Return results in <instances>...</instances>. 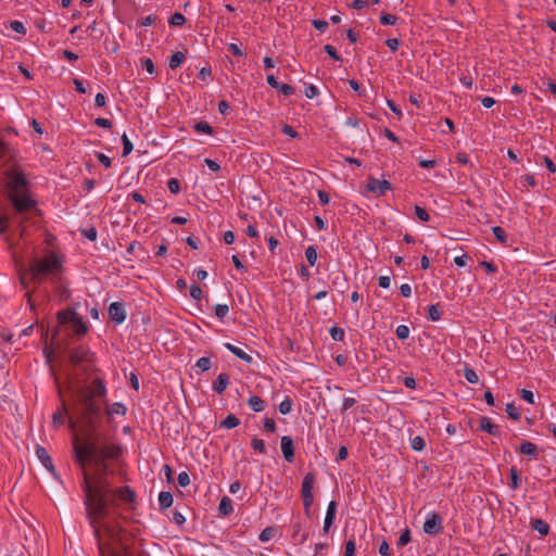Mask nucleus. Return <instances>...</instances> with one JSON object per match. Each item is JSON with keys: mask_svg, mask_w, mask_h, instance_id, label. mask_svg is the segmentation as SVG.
Returning a JSON list of instances; mask_svg holds the SVG:
<instances>
[{"mask_svg": "<svg viewBox=\"0 0 556 556\" xmlns=\"http://www.w3.org/2000/svg\"><path fill=\"white\" fill-rule=\"evenodd\" d=\"M106 387L99 379L91 388H78L73 392L75 406L85 424L83 438L74 435V460L83 471L81 490L86 518L92 529L100 556H125L122 516L115 510V497L132 503L136 492L130 486L113 489L108 481V459H116L122 448L109 437L98 431L105 402Z\"/></svg>", "mask_w": 556, "mask_h": 556, "instance_id": "1", "label": "nucleus"}, {"mask_svg": "<svg viewBox=\"0 0 556 556\" xmlns=\"http://www.w3.org/2000/svg\"><path fill=\"white\" fill-rule=\"evenodd\" d=\"M68 359L74 368L73 377L70 378L67 383V391L71 395V409L81 424L80 433H74L73 437L78 435V438L81 439L85 424L79 415L78 408L75 406L73 392L78 388H91L96 384L97 380H99V377H97L91 384H84L97 370L96 356L88 348L76 346L68 352ZM100 380L104 383L103 379L100 378ZM58 393L61 403L60 407L52 415V425L54 428H60L65 424L66 418H68V428L74 431L77 426V420L70 414V406L62 395L61 388L58 389Z\"/></svg>", "mask_w": 556, "mask_h": 556, "instance_id": "2", "label": "nucleus"}, {"mask_svg": "<svg viewBox=\"0 0 556 556\" xmlns=\"http://www.w3.org/2000/svg\"><path fill=\"white\" fill-rule=\"evenodd\" d=\"M62 270V262L54 253L37 260L29 268L31 280L41 282L46 276H51L55 281Z\"/></svg>", "mask_w": 556, "mask_h": 556, "instance_id": "3", "label": "nucleus"}, {"mask_svg": "<svg viewBox=\"0 0 556 556\" xmlns=\"http://www.w3.org/2000/svg\"><path fill=\"white\" fill-rule=\"evenodd\" d=\"M7 199L11 202L16 216H24V213L37 206V201L30 195L29 191L21 194H7Z\"/></svg>", "mask_w": 556, "mask_h": 556, "instance_id": "4", "label": "nucleus"}, {"mask_svg": "<svg viewBox=\"0 0 556 556\" xmlns=\"http://www.w3.org/2000/svg\"><path fill=\"white\" fill-rule=\"evenodd\" d=\"M7 177L8 194L28 192V181L23 173L9 169L7 170Z\"/></svg>", "mask_w": 556, "mask_h": 556, "instance_id": "5", "label": "nucleus"}, {"mask_svg": "<svg viewBox=\"0 0 556 556\" xmlns=\"http://www.w3.org/2000/svg\"><path fill=\"white\" fill-rule=\"evenodd\" d=\"M422 529L426 534L430 535L442 533L444 529L442 517L435 511H430L426 517Z\"/></svg>", "mask_w": 556, "mask_h": 556, "instance_id": "6", "label": "nucleus"}, {"mask_svg": "<svg viewBox=\"0 0 556 556\" xmlns=\"http://www.w3.org/2000/svg\"><path fill=\"white\" fill-rule=\"evenodd\" d=\"M367 189L377 194V195H383L387 191L392 189L391 184L386 179H377L370 177L367 182Z\"/></svg>", "mask_w": 556, "mask_h": 556, "instance_id": "7", "label": "nucleus"}, {"mask_svg": "<svg viewBox=\"0 0 556 556\" xmlns=\"http://www.w3.org/2000/svg\"><path fill=\"white\" fill-rule=\"evenodd\" d=\"M109 317L115 325H121L126 318L124 306L119 302H113L109 306Z\"/></svg>", "mask_w": 556, "mask_h": 556, "instance_id": "8", "label": "nucleus"}, {"mask_svg": "<svg viewBox=\"0 0 556 556\" xmlns=\"http://www.w3.org/2000/svg\"><path fill=\"white\" fill-rule=\"evenodd\" d=\"M35 453L38 459L45 466V468L49 470L53 476H55V467L52 463V458L50 457L48 451L43 446L37 444L35 447Z\"/></svg>", "mask_w": 556, "mask_h": 556, "instance_id": "9", "label": "nucleus"}, {"mask_svg": "<svg viewBox=\"0 0 556 556\" xmlns=\"http://www.w3.org/2000/svg\"><path fill=\"white\" fill-rule=\"evenodd\" d=\"M280 447L283 458L288 463H292L294 459V443L293 439L288 435H283L280 441Z\"/></svg>", "mask_w": 556, "mask_h": 556, "instance_id": "10", "label": "nucleus"}, {"mask_svg": "<svg viewBox=\"0 0 556 556\" xmlns=\"http://www.w3.org/2000/svg\"><path fill=\"white\" fill-rule=\"evenodd\" d=\"M479 428H480L481 431H485L489 434L494 435V437L501 434L500 426L493 424L491 421V419L489 417H485V416H482L480 418V426H479Z\"/></svg>", "mask_w": 556, "mask_h": 556, "instance_id": "11", "label": "nucleus"}, {"mask_svg": "<svg viewBox=\"0 0 556 556\" xmlns=\"http://www.w3.org/2000/svg\"><path fill=\"white\" fill-rule=\"evenodd\" d=\"M519 452L523 455L530 456L532 459H538L539 457V447L536 444L530 442V441H522V443L519 446Z\"/></svg>", "mask_w": 556, "mask_h": 556, "instance_id": "12", "label": "nucleus"}, {"mask_svg": "<svg viewBox=\"0 0 556 556\" xmlns=\"http://www.w3.org/2000/svg\"><path fill=\"white\" fill-rule=\"evenodd\" d=\"M316 481V476L314 472H308L304 476L301 488V495H311L313 494V488Z\"/></svg>", "mask_w": 556, "mask_h": 556, "instance_id": "13", "label": "nucleus"}, {"mask_svg": "<svg viewBox=\"0 0 556 556\" xmlns=\"http://www.w3.org/2000/svg\"><path fill=\"white\" fill-rule=\"evenodd\" d=\"M229 384V376L227 374H219L213 382V390L222 394Z\"/></svg>", "mask_w": 556, "mask_h": 556, "instance_id": "14", "label": "nucleus"}, {"mask_svg": "<svg viewBox=\"0 0 556 556\" xmlns=\"http://www.w3.org/2000/svg\"><path fill=\"white\" fill-rule=\"evenodd\" d=\"M225 348L231 352L233 355H236L238 358L244 361L248 364L252 363V356H250L248 353H245L242 349L233 345L232 343H225Z\"/></svg>", "mask_w": 556, "mask_h": 556, "instance_id": "15", "label": "nucleus"}, {"mask_svg": "<svg viewBox=\"0 0 556 556\" xmlns=\"http://www.w3.org/2000/svg\"><path fill=\"white\" fill-rule=\"evenodd\" d=\"M248 405L253 412L260 413L265 409L266 403L260 396L251 395L248 400Z\"/></svg>", "mask_w": 556, "mask_h": 556, "instance_id": "16", "label": "nucleus"}, {"mask_svg": "<svg viewBox=\"0 0 556 556\" xmlns=\"http://www.w3.org/2000/svg\"><path fill=\"white\" fill-rule=\"evenodd\" d=\"M232 501L228 496H223L218 505L219 516H228L232 513Z\"/></svg>", "mask_w": 556, "mask_h": 556, "instance_id": "17", "label": "nucleus"}, {"mask_svg": "<svg viewBox=\"0 0 556 556\" xmlns=\"http://www.w3.org/2000/svg\"><path fill=\"white\" fill-rule=\"evenodd\" d=\"M531 528L535 531H538L541 535H547L549 532V526L547 522L540 518H533L531 519Z\"/></svg>", "mask_w": 556, "mask_h": 556, "instance_id": "18", "label": "nucleus"}, {"mask_svg": "<svg viewBox=\"0 0 556 556\" xmlns=\"http://www.w3.org/2000/svg\"><path fill=\"white\" fill-rule=\"evenodd\" d=\"M173 494L167 491H163L159 494V506L161 510L167 509L173 505Z\"/></svg>", "mask_w": 556, "mask_h": 556, "instance_id": "19", "label": "nucleus"}, {"mask_svg": "<svg viewBox=\"0 0 556 556\" xmlns=\"http://www.w3.org/2000/svg\"><path fill=\"white\" fill-rule=\"evenodd\" d=\"M72 328H73V331L78 334V336H81V334H85L88 330L87 328V325L85 324V321L78 316V314H76V316L74 317L73 321H72Z\"/></svg>", "mask_w": 556, "mask_h": 556, "instance_id": "20", "label": "nucleus"}, {"mask_svg": "<svg viewBox=\"0 0 556 556\" xmlns=\"http://www.w3.org/2000/svg\"><path fill=\"white\" fill-rule=\"evenodd\" d=\"M76 312L73 311V309H66V311H61L58 313V320H59V324L60 325H66V324H72L74 317L76 316Z\"/></svg>", "mask_w": 556, "mask_h": 556, "instance_id": "21", "label": "nucleus"}, {"mask_svg": "<svg viewBox=\"0 0 556 556\" xmlns=\"http://www.w3.org/2000/svg\"><path fill=\"white\" fill-rule=\"evenodd\" d=\"M185 60H186L185 53L181 51H177L170 56V59L168 61V66L170 70H176L185 62Z\"/></svg>", "mask_w": 556, "mask_h": 556, "instance_id": "22", "label": "nucleus"}, {"mask_svg": "<svg viewBox=\"0 0 556 556\" xmlns=\"http://www.w3.org/2000/svg\"><path fill=\"white\" fill-rule=\"evenodd\" d=\"M240 425V419L232 415V414H229L225 419H223L219 424V427L222 428H226V429H233L236 427H238Z\"/></svg>", "mask_w": 556, "mask_h": 556, "instance_id": "23", "label": "nucleus"}, {"mask_svg": "<svg viewBox=\"0 0 556 556\" xmlns=\"http://www.w3.org/2000/svg\"><path fill=\"white\" fill-rule=\"evenodd\" d=\"M193 129L195 132L205 134V135H214V128L207 122H198L194 124Z\"/></svg>", "mask_w": 556, "mask_h": 556, "instance_id": "24", "label": "nucleus"}, {"mask_svg": "<svg viewBox=\"0 0 556 556\" xmlns=\"http://www.w3.org/2000/svg\"><path fill=\"white\" fill-rule=\"evenodd\" d=\"M509 472H510V481H509L508 485L513 490L519 489L521 480H520V473H519L518 469L516 467H511Z\"/></svg>", "mask_w": 556, "mask_h": 556, "instance_id": "25", "label": "nucleus"}, {"mask_svg": "<svg viewBox=\"0 0 556 556\" xmlns=\"http://www.w3.org/2000/svg\"><path fill=\"white\" fill-rule=\"evenodd\" d=\"M126 412H127L126 406L119 402L113 403L106 410L109 416H112V415L124 416L126 414Z\"/></svg>", "mask_w": 556, "mask_h": 556, "instance_id": "26", "label": "nucleus"}, {"mask_svg": "<svg viewBox=\"0 0 556 556\" xmlns=\"http://www.w3.org/2000/svg\"><path fill=\"white\" fill-rule=\"evenodd\" d=\"M442 317V311L439 307V304H431L428 307V318L432 321H438Z\"/></svg>", "mask_w": 556, "mask_h": 556, "instance_id": "27", "label": "nucleus"}, {"mask_svg": "<svg viewBox=\"0 0 556 556\" xmlns=\"http://www.w3.org/2000/svg\"><path fill=\"white\" fill-rule=\"evenodd\" d=\"M215 316L223 321L229 313V306L227 304H216L214 306Z\"/></svg>", "mask_w": 556, "mask_h": 556, "instance_id": "28", "label": "nucleus"}, {"mask_svg": "<svg viewBox=\"0 0 556 556\" xmlns=\"http://www.w3.org/2000/svg\"><path fill=\"white\" fill-rule=\"evenodd\" d=\"M276 534V529L273 527H267L263 529L258 535V540L261 542H268L270 541Z\"/></svg>", "mask_w": 556, "mask_h": 556, "instance_id": "29", "label": "nucleus"}, {"mask_svg": "<svg viewBox=\"0 0 556 556\" xmlns=\"http://www.w3.org/2000/svg\"><path fill=\"white\" fill-rule=\"evenodd\" d=\"M426 446V442H425V439L420 435H416L414 438L410 439V447L416 451V452H420L425 448Z\"/></svg>", "mask_w": 556, "mask_h": 556, "instance_id": "30", "label": "nucleus"}, {"mask_svg": "<svg viewBox=\"0 0 556 556\" xmlns=\"http://www.w3.org/2000/svg\"><path fill=\"white\" fill-rule=\"evenodd\" d=\"M330 337L337 342H342L345 337V332L342 328L333 326L330 328Z\"/></svg>", "mask_w": 556, "mask_h": 556, "instance_id": "31", "label": "nucleus"}, {"mask_svg": "<svg viewBox=\"0 0 556 556\" xmlns=\"http://www.w3.org/2000/svg\"><path fill=\"white\" fill-rule=\"evenodd\" d=\"M305 257H306L307 263L311 266H314L316 264V261H317V250H316V248L313 247V245H309L305 250Z\"/></svg>", "mask_w": 556, "mask_h": 556, "instance_id": "32", "label": "nucleus"}, {"mask_svg": "<svg viewBox=\"0 0 556 556\" xmlns=\"http://www.w3.org/2000/svg\"><path fill=\"white\" fill-rule=\"evenodd\" d=\"M464 377L469 383H478L479 377L477 372L471 367H465L464 368Z\"/></svg>", "mask_w": 556, "mask_h": 556, "instance_id": "33", "label": "nucleus"}, {"mask_svg": "<svg viewBox=\"0 0 556 556\" xmlns=\"http://www.w3.org/2000/svg\"><path fill=\"white\" fill-rule=\"evenodd\" d=\"M292 400L289 396H286V399L282 402H280L278 409L280 414L288 415L292 410Z\"/></svg>", "mask_w": 556, "mask_h": 556, "instance_id": "34", "label": "nucleus"}, {"mask_svg": "<svg viewBox=\"0 0 556 556\" xmlns=\"http://www.w3.org/2000/svg\"><path fill=\"white\" fill-rule=\"evenodd\" d=\"M195 367L201 371H207L212 367V361L210 357H200Z\"/></svg>", "mask_w": 556, "mask_h": 556, "instance_id": "35", "label": "nucleus"}, {"mask_svg": "<svg viewBox=\"0 0 556 556\" xmlns=\"http://www.w3.org/2000/svg\"><path fill=\"white\" fill-rule=\"evenodd\" d=\"M492 232L498 242H501V243L507 242V235L502 227H500V226L492 227Z\"/></svg>", "mask_w": 556, "mask_h": 556, "instance_id": "36", "label": "nucleus"}, {"mask_svg": "<svg viewBox=\"0 0 556 556\" xmlns=\"http://www.w3.org/2000/svg\"><path fill=\"white\" fill-rule=\"evenodd\" d=\"M122 143H123V156L129 155L134 150V144L129 140L126 134H123L122 136Z\"/></svg>", "mask_w": 556, "mask_h": 556, "instance_id": "37", "label": "nucleus"}, {"mask_svg": "<svg viewBox=\"0 0 556 556\" xmlns=\"http://www.w3.org/2000/svg\"><path fill=\"white\" fill-rule=\"evenodd\" d=\"M397 16L390 13H381L380 15V23L382 25H395L397 22Z\"/></svg>", "mask_w": 556, "mask_h": 556, "instance_id": "38", "label": "nucleus"}, {"mask_svg": "<svg viewBox=\"0 0 556 556\" xmlns=\"http://www.w3.org/2000/svg\"><path fill=\"white\" fill-rule=\"evenodd\" d=\"M251 445L253 447L254 451L261 453V454H266V446H265V442L264 440L262 439H258V438H253L252 441H251Z\"/></svg>", "mask_w": 556, "mask_h": 556, "instance_id": "39", "label": "nucleus"}, {"mask_svg": "<svg viewBox=\"0 0 556 556\" xmlns=\"http://www.w3.org/2000/svg\"><path fill=\"white\" fill-rule=\"evenodd\" d=\"M336 514H337V502L330 501L328 504V507H327L325 519L334 521Z\"/></svg>", "mask_w": 556, "mask_h": 556, "instance_id": "40", "label": "nucleus"}, {"mask_svg": "<svg viewBox=\"0 0 556 556\" xmlns=\"http://www.w3.org/2000/svg\"><path fill=\"white\" fill-rule=\"evenodd\" d=\"M505 409H506V413L508 414L509 418H511L514 420H519L520 419V412L515 406L514 403L506 404V408Z\"/></svg>", "mask_w": 556, "mask_h": 556, "instance_id": "41", "label": "nucleus"}, {"mask_svg": "<svg viewBox=\"0 0 556 556\" xmlns=\"http://www.w3.org/2000/svg\"><path fill=\"white\" fill-rule=\"evenodd\" d=\"M168 23L173 26H182L186 23V17L181 13L176 12L170 16Z\"/></svg>", "mask_w": 556, "mask_h": 556, "instance_id": "42", "label": "nucleus"}, {"mask_svg": "<svg viewBox=\"0 0 556 556\" xmlns=\"http://www.w3.org/2000/svg\"><path fill=\"white\" fill-rule=\"evenodd\" d=\"M395 334L399 340L404 341L409 336V328L406 325H400L396 327Z\"/></svg>", "mask_w": 556, "mask_h": 556, "instance_id": "43", "label": "nucleus"}, {"mask_svg": "<svg viewBox=\"0 0 556 556\" xmlns=\"http://www.w3.org/2000/svg\"><path fill=\"white\" fill-rule=\"evenodd\" d=\"M414 211H415V215L417 216V218L419 220H421V222L430 220V215L424 207H421L419 205H415Z\"/></svg>", "mask_w": 556, "mask_h": 556, "instance_id": "44", "label": "nucleus"}, {"mask_svg": "<svg viewBox=\"0 0 556 556\" xmlns=\"http://www.w3.org/2000/svg\"><path fill=\"white\" fill-rule=\"evenodd\" d=\"M276 90L281 92L285 97H291L295 92V89L288 84H279V87H277Z\"/></svg>", "mask_w": 556, "mask_h": 556, "instance_id": "45", "label": "nucleus"}, {"mask_svg": "<svg viewBox=\"0 0 556 556\" xmlns=\"http://www.w3.org/2000/svg\"><path fill=\"white\" fill-rule=\"evenodd\" d=\"M301 496L303 500L304 511L307 516H309L311 507L314 503V495L311 494V495H301Z\"/></svg>", "mask_w": 556, "mask_h": 556, "instance_id": "46", "label": "nucleus"}, {"mask_svg": "<svg viewBox=\"0 0 556 556\" xmlns=\"http://www.w3.org/2000/svg\"><path fill=\"white\" fill-rule=\"evenodd\" d=\"M167 187L173 194H177L180 191V181L177 178H170L167 182Z\"/></svg>", "mask_w": 556, "mask_h": 556, "instance_id": "47", "label": "nucleus"}, {"mask_svg": "<svg viewBox=\"0 0 556 556\" xmlns=\"http://www.w3.org/2000/svg\"><path fill=\"white\" fill-rule=\"evenodd\" d=\"M10 28L18 34L25 35L26 34V27L25 25L20 21H12L10 23Z\"/></svg>", "mask_w": 556, "mask_h": 556, "instance_id": "48", "label": "nucleus"}, {"mask_svg": "<svg viewBox=\"0 0 556 556\" xmlns=\"http://www.w3.org/2000/svg\"><path fill=\"white\" fill-rule=\"evenodd\" d=\"M10 220V216L5 214L0 215V236L3 235L9 229Z\"/></svg>", "mask_w": 556, "mask_h": 556, "instance_id": "49", "label": "nucleus"}, {"mask_svg": "<svg viewBox=\"0 0 556 556\" xmlns=\"http://www.w3.org/2000/svg\"><path fill=\"white\" fill-rule=\"evenodd\" d=\"M177 482L180 486L186 488L190 484V477L187 471H181L178 473Z\"/></svg>", "mask_w": 556, "mask_h": 556, "instance_id": "50", "label": "nucleus"}, {"mask_svg": "<svg viewBox=\"0 0 556 556\" xmlns=\"http://www.w3.org/2000/svg\"><path fill=\"white\" fill-rule=\"evenodd\" d=\"M519 395L523 401L528 402L529 404H534V394L532 391L521 389Z\"/></svg>", "mask_w": 556, "mask_h": 556, "instance_id": "51", "label": "nucleus"}, {"mask_svg": "<svg viewBox=\"0 0 556 556\" xmlns=\"http://www.w3.org/2000/svg\"><path fill=\"white\" fill-rule=\"evenodd\" d=\"M344 547V556L355 555L356 546L354 540L346 541Z\"/></svg>", "mask_w": 556, "mask_h": 556, "instance_id": "52", "label": "nucleus"}, {"mask_svg": "<svg viewBox=\"0 0 556 556\" xmlns=\"http://www.w3.org/2000/svg\"><path fill=\"white\" fill-rule=\"evenodd\" d=\"M324 51L333 60L336 61H340L341 60V56L338 54L337 50L334 47H332L331 45H326L324 46Z\"/></svg>", "mask_w": 556, "mask_h": 556, "instance_id": "53", "label": "nucleus"}, {"mask_svg": "<svg viewBox=\"0 0 556 556\" xmlns=\"http://www.w3.org/2000/svg\"><path fill=\"white\" fill-rule=\"evenodd\" d=\"M190 296L194 300H201L203 292L198 285H192L189 289Z\"/></svg>", "mask_w": 556, "mask_h": 556, "instance_id": "54", "label": "nucleus"}, {"mask_svg": "<svg viewBox=\"0 0 556 556\" xmlns=\"http://www.w3.org/2000/svg\"><path fill=\"white\" fill-rule=\"evenodd\" d=\"M319 94V90L315 85H308L305 87V96L308 99H313Z\"/></svg>", "mask_w": 556, "mask_h": 556, "instance_id": "55", "label": "nucleus"}, {"mask_svg": "<svg viewBox=\"0 0 556 556\" xmlns=\"http://www.w3.org/2000/svg\"><path fill=\"white\" fill-rule=\"evenodd\" d=\"M410 541V531L406 529L399 538L397 545L405 546Z\"/></svg>", "mask_w": 556, "mask_h": 556, "instance_id": "56", "label": "nucleus"}, {"mask_svg": "<svg viewBox=\"0 0 556 556\" xmlns=\"http://www.w3.org/2000/svg\"><path fill=\"white\" fill-rule=\"evenodd\" d=\"M520 181L522 186L534 187L536 185L535 178L533 175H523L520 177Z\"/></svg>", "mask_w": 556, "mask_h": 556, "instance_id": "57", "label": "nucleus"}, {"mask_svg": "<svg viewBox=\"0 0 556 556\" xmlns=\"http://www.w3.org/2000/svg\"><path fill=\"white\" fill-rule=\"evenodd\" d=\"M14 220L16 223V229L20 231V235L23 236L25 232L24 223L27 220L25 216H15Z\"/></svg>", "mask_w": 556, "mask_h": 556, "instance_id": "58", "label": "nucleus"}, {"mask_svg": "<svg viewBox=\"0 0 556 556\" xmlns=\"http://www.w3.org/2000/svg\"><path fill=\"white\" fill-rule=\"evenodd\" d=\"M263 425H264V428L266 431L271 432V433L276 432L277 427H276V422L273 418H265L263 421Z\"/></svg>", "mask_w": 556, "mask_h": 556, "instance_id": "59", "label": "nucleus"}, {"mask_svg": "<svg viewBox=\"0 0 556 556\" xmlns=\"http://www.w3.org/2000/svg\"><path fill=\"white\" fill-rule=\"evenodd\" d=\"M356 403H357V401L354 397H344L343 399V404H342V407H341V412L342 413L346 412L348 409L353 407Z\"/></svg>", "mask_w": 556, "mask_h": 556, "instance_id": "60", "label": "nucleus"}, {"mask_svg": "<svg viewBox=\"0 0 556 556\" xmlns=\"http://www.w3.org/2000/svg\"><path fill=\"white\" fill-rule=\"evenodd\" d=\"M172 521L174 523H176L177 526L181 527L186 522V518H185V516L180 511L175 510L173 513Z\"/></svg>", "mask_w": 556, "mask_h": 556, "instance_id": "61", "label": "nucleus"}, {"mask_svg": "<svg viewBox=\"0 0 556 556\" xmlns=\"http://www.w3.org/2000/svg\"><path fill=\"white\" fill-rule=\"evenodd\" d=\"M142 66L150 75L155 74V67L151 59H143Z\"/></svg>", "mask_w": 556, "mask_h": 556, "instance_id": "62", "label": "nucleus"}, {"mask_svg": "<svg viewBox=\"0 0 556 556\" xmlns=\"http://www.w3.org/2000/svg\"><path fill=\"white\" fill-rule=\"evenodd\" d=\"M212 76V68L210 66H204L199 72V78L202 80H207Z\"/></svg>", "mask_w": 556, "mask_h": 556, "instance_id": "63", "label": "nucleus"}, {"mask_svg": "<svg viewBox=\"0 0 556 556\" xmlns=\"http://www.w3.org/2000/svg\"><path fill=\"white\" fill-rule=\"evenodd\" d=\"M312 24L319 31H325L328 27V22L324 20H313Z\"/></svg>", "mask_w": 556, "mask_h": 556, "instance_id": "64", "label": "nucleus"}]
</instances>
